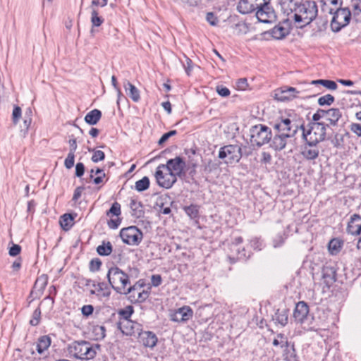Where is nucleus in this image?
<instances>
[{
  "label": "nucleus",
  "instance_id": "obj_23",
  "mask_svg": "<svg viewBox=\"0 0 361 361\" xmlns=\"http://www.w3.org/2000/svg\"><path fill=\"white\" fill-rule=\"evenodd\" d=\"M92 287L94 289L90 290V294L96 295L99 298H109L111 295L110 288L105 282H96Z\"/></svg>",
  "mask_w": 361,
  "mask_h": 361
},
{
  "label": "nucleus",
  "instance_id": "obj_59",
  "mask_svg": "<svg viewBox=\"0 0 361 361\" xmlns=\"http://www.w3.org/2000/svg\"><path fill=\"white\" fill-rule=\"evenodd\" d=\"M216 92L220 96L224 97H226L231 94L229 89L222 85L216 87Z\"/></svg>",
  "mask_w": 361,
  "mask_h": 361
},
{
  "label": "nucleus",
  "instance_id": "obj_9",
  "mask_svg": "<svg viewBox=\"0 0 361 361\" xmlns=\"http://www.w3.org/2000/svg\"><path fill=\"white\" fill-rule=\"evenodd\" d=\"M242 156V148L240 145H228L220 148L218 157L224 159L226 164H232L239 162Z\"/></svg>",
  "mask_w": 361,
  "mask_h": 361
},
{
  "label": "nucleus",
  "instance_id": "obj_22",
  "mask_svg": "<svg viewBox=\"0 0 361 361\" xmlns=\"http://www.w3.org/2000/svg\"><path fill=\"white\" fill-rule=\"evenodd\" d=\"M173 202L169 196H161L156 201V207L159 213L169 215L171 214V206Z\"/></svg>",
  "mask_w": 361,
  "mask_h": 361
},
{
  "label": "nucleus",
  "instance_id": "obj_34",
  "mask_svg": "<svg viewBox=\"0 0 361 361\" xmlns=\"http://www.w3.org/2000/svg\"><path fill=\"white\" fill-rule=\"evenodd\" d=\"M183 210L185 214L191 219H197L199 218V209L200 207L197 204H191L189 206L183 207Z\"/></svg>",
  "mask_w": 361,
  "mask_h": 361
},
{
  "label": "nucleus",
  "instance_id": "obj_3",
  "mask_svg": "<svg viewBox=\"0 0 361 361\" xmlns=\"http://www.w3.org/2000/svg\"><path fill=\"white\" fill-rule=\"evenodd\" d=\"M288 6V15L293 13L295 23L302 27L312 23L317 16L318 8L315 1H305L300 3H290Z\"/></svg>",
  "mask_w": 361,
  "mask_h": 361
},
{
  "label": "nucleus",
  "instance_id": "obj_12",
  "mask_svg": "<svg viewBox=\"0 0 361 361\" xmlns=\"http://www.w3.org/2000/svg\"><path fill=\"white\" fill-rule=\"evenodd\" d=\"M164 169L169 172L171 176H173L176 178L185 176V161L180 157L169 159L166 164H164Z\"/></svg>",
  "mask_w": 361,
  "mask_h": 361
},
{
  "label": "nucleus",
  "instance_id": "obj_49",
  "mask_svg": "<svg viewBox=\"0 0 361 361\" xmlns=\"http://www.w3.org/2000/svg\"><path fill=\"white\" fill-rule=\"evenodd\" d=\"M326 116V110L319 109L312 116V122H319L321 118Z\"/></svg>",
  "mask_w": 361,
  "mask_h": 361
},
{
  "label": "nucleus",
  "instance_id": "obj_6",
  "mask_svg": "<svg viewBox=\"0 0 361 361\" xmlns=\"http://www.w3.org/2000/svg\"><path fill=\"white\" fill-rule=\"evenodd\" d=\"M327 127L329 125L323 122H310L308 128H305L304 124H301L299 126V129L302 131V137L304 140L319 144L325 140Z\"/></svg>",
  "mask_w": 361,
  "mask_h": 361
},
{
  "label": "nucleus",
  "instance_id": "obj_60",
  "mask_svg": "<svg viewBox=\"0 0 361 361\" xmlns=\"http://www.w3.org/2000/svg\"><path fill=\"white\" fill-rule=\"evenodd\" d=\"M121 223V219L119 217H118L117 219H111L110 220H109L107 222V225L109 228L111 229H116L118 228Z\"/></svg>",
  "mask_w": 361,
  "mask_h": 361
},
{
  "label": "nucleus",
  "instance_id": "obj_54",
  "mask_svg": "<svg viewBox=\"0 0 361 361\" xmlns=\"http://www.w3.org/2000/svg\"><path fill=\"white\" fill-rule=\"evenodd\" d=\"M93 312L94 307L92 305H83L81 308L82 314L85 317H88L89 316L92 315Z\"/></svg>",
  "mask_w": 361,
  "mask_h": 361
},
{
  "label": "nucleus",
  "instance_id": "obj_38",
  "mask_svg": "<svg viewBox=\"0 0 361 361\" xmlns=\"http://www.w3.org/2000/svg\"><path fill=\"white\" fill-rule=\"evenodd\" d=\"M104 18L99 16L98 11L92 8L91 12V23L92 26L99 27L104 23Z\"/></svg>",
  "mask_w": 361,
  "mask_h": 361
},
{
  "label": "nucleus",
  "instance_id": "obj_45",
  "mask_svg": "<svg viewBox=\"0 0 361 361\" xmlns=\"http://www.w3.org/2000/svg\"><path fill=\"white\" fill-rule=\"evenodd\" d=\"M144 286V283L140 280L136 281L134 284H131V281L130 282V285L128 286L127 290V295H131L132 293H135V291L141 290V289Z\"/></svg>",
  "mask_w": 361,
  "mask_h": 361
},
{
  "label": "nucleus",
  "instance_id": "obj_8",
  "mask_svg": "<svg viewBox=\"0 0 361 361\" xmlns=\"http://www.w3.org/2000/svg\"><path fill=\"white\" fill-rule=\"evenodd\" d=\"M250 141L258 147L271 142V129L264 124L253 126L250 129Z\"/></svg>",
  "mask_w": 361,
  "mask_h": 361
},
{
  "label": "nucleus",
  "instance_id": "obj_7",
  "mask_svg": "<svg viewBox=\"0 0 361 361\" xmlns=\"http://www.w3.org/2000/svg\"><path fill=\"white\" fill-rule=\"evenodd\" d=\"M329 13L333 15L331 21V29L334 32H338L342 28L347 26L350 21L351 12L348 7H339L335 11L330 8Z\"/></svg>",
  "mask_w": 361,
  "mask_h": 361
},
{
  "label": "nucleus",
  "instance_id": "obj_13",
  "mask_svg": "<svg viewBox=\"0 0 361 361\" xmlns=\"http://www.w3.org/2000/svg\"><path fill=\"white\" fill-rule=\"evenodd\" d=\"M164 170H165L164 164H159L156 169L154 176L159 186L169 189L176 182L177 178L171 176L169 172L164 173Z\"/></svg>",
  "mask_w": 361,
  "mask_h": 361
},
{
  "label": "nucleus",
  "instance_id": "obj_14",
  "mask_svg": "<svg viewBox=\"0 0 361 361\" xmlns=\"http://www.w3.org/2000/svg\"><path fill=\"white\" fill-rule=\"evenodd\" d=\"M117 326L118 329L123 334L135 337H137L140 331L142 329V324L130 319L120 320Z\"/></svg>",
  "mask_w": 361,
  "mask_h": 361
},
{
  "label": "nucleus",
  "instance_id": "obj_18",
  "mask_svg": "<svg viewBox=\"0 0 361 361\" xmlns=\"http://www.w3.org/2000/svg\"><path fill=\"white\" fill-rule=\"evenodd\" d=\"M137 338L140 343L143 345L145 347L150 348H154L157 345L158 341L157 337L154 332L142 331V329L137 336Z\"/></svg>",
  "mask_w": 361,
  "mask_h": 361
},
{
  "label": "nucleus",
  "instance_id": "obj_43",
  "mask_svg": "<svg viewBox=\"0 0 361 361\" xmlns=\"http://www.w3.org/2000/svg\"><path fill=\"white\" fill-rule=\"evenodd\" d=\"M133 312H134L133 307L132 306L129 305V306H127L124 309L120 310L118 312V314L121 317V320H124V319H130V317L133 314Z\"/></svg>",
  "mask_w": 361,
  "mask_h": 361
},
{
  "label": "nucleus",
  "instance_id": "obj_15",
  "mask_svg": "<svg viewBox=\"0 0 361 361\" xmlns=\"http://www.w3.org/2000/svg\"><path fill=\"white\" fill-rule=\"evenodd\" d=\"M299 91L296 88L283 86L274 91V99L279 102H287L297 97Z\"/></svg>",
  "mask_w": 361,
  "mask_h": 361
},
{
  "label": "nucleus",
  "instance_id": "obj_21",
  "mask_svg": "<svg viewBox=\"0 0 361 361\" xmlns=\"http://www.w3.org/2000/svg\"><path fill=\"white\" fill-rule=\"evenodd\" d=\"M346 232L352 235L361 234V216L358 214H353L346 227Z\"/></svg>",
  "mask_w": 361,
  "mask_h": 361
},
{
  "label": "nucleus",
  "instance_id": "obj_52",
  "mask_svg": "<svg viewBox=\"0 0 361 361\" xmlns=\"http://www.w3.org/2000/svg\"><path fill=\"white\" fill-rule=\"evenodd\" d=\"M343 135L340 133H336L332 140V143L334 147H342L343 145Z\"/></svg>",
  "mask_w": 361,
  "mask_h": 361
},
{
  "label": "nucleus",
  "instance_id": "obj_29",
  "mask_svg": "<svg viewBox=\"0 0 361 361\" xmlns=\"http://www.w3.org/2000/svg\"><path fill=\"white\" fill-rule=\"evenodd\" d=\"M131 215L137 219L142 218L145 215L144 206L140 201L135 199H131L130 203Z\"/></svg>",
  "mask_w": 361,
  "mask_h": 361
},
{
  "label": "nucleus",
  "instance_id": "obj_24",
  "mask_svg": "<svg viewBox=\"0 0 361 361\" xmlns=\"http://www.w3.org/2000/svg\"><path fill=\"white\" fill-rule=\"evenodd\" d=\"M71 137L72 138H71L68 140V143L70 145L69 152L64 161V166L68 169H71L74 166L75 152L78 147L76 139L73 137V135H72Z\"/></svg>",
  "mask_w": 361,
  "mask_h": 361
},
{
  "label": "nucleus",
  "instance_id": "obj_30",
  "mask_svg": "<svg viewBox=\"0 0 361 361\" xmlns=\"http://www.w3.org/2000/svg\"><path fill=\"white\" fill-rule=\"evenodd\" d=\"M149 295V290H142L132 293L129 295L128 299L132 303H142L148 298Z\"/></svg>",
  "mask_w": 361,
  "mask_h": 361
},
{
  "label": "nucleus",
  "instance_id": "obj_58",
  "mask_svg": "<svg viewBox=\"0 0 361 361\" xmlns=\"http://www.w3.org/2000/svg\"><path fill=\"white\" fill-rule=\"evenodd\" d=\"M85 165L82 162H78L75 165V176L82 177L85 173Z\"/></svg>",
  "mask_w": 361,
  "mask_h": 361
},
{
  "label": "nucleus",
  "instance_id": "obj_50",
  "mask_svg": "<svg viewBox=\"0 0 361 361\" xmlns=\"http://www.w3.org/2000/svg\"><path fill=\"white\" fill-rule=\"evenodd\" d=\"M207 21L212 26L218 25L219 20L213 12H208L206 15Z\"/></svg>",
  "mask_w": 361,
  "mask_h": 361
},
{
  "label": "nucleus",
  "instance_id": "obj_51",
  "mask_svg": "<svg viewBox=\"0 0 361 361\" xmlns=\"http://www.w3.org/2000/svg\"><path fill=\"white\" fill-rule=\"evenodd\" d=\"M31 123H32V117L24 116L23 128L21 130V132L23 133L24 137L27 134L28 129L31 125Z\"/></svg>",
  "mask_w": 361,
  "mask_h": 361
},
{
  "label": "nucleus",
  "instance_id": "obj_44",
  "mask_svg": "<svg viewBox=\"0 0 361 361\" xmlns=\"http://www.w3.org/2000/svg\"><path fill=\"white\" fill-rule=\"evenodd\" d=\"M121 214V204L117 202H115L112 204L111 208L106 211V215L107 216H116L118 217V216H120Z\"/></svg>",
  "mask_w": 361,
  "mask_h": 361
},
{
  "label": "nucleus",
  "instance_id": "obj_4",
  "mask_svg": "<svg viewBox=\"0 0 361 361\" xmlns=\"http://www.w3.org/2000/svg\"><path fill=\"white\" fill-rule=\"evenodd\" d=\"M100 345L92 344L86 341H75L68 344L67 350L71 357L81 360H90L93 359Z\"/></svg>",
  "mask_w": 361,
  "mask_h": 361
},
{
  "label": "nucleus",
  "instance_id": "obj_28",
  "mask_svg": "<svg viewBox=\"0 0 361 361\" xmlns=\"http://www.w3.org/2000/svg\"><path fill=\"white\" fill-rule=\"evenodd\" d=\"M342 116V113L338 108H331L326 110V120L329 122L326 125L329 126H336L338 124V121Z\"/></svg>",
  "mask_w": 361,
  "mask_h": 361
},
{
  "label": "nucleus",
  "instance_id": "obj_40",
  "mask_svg": "<svg viewBox=\"0 0 361 361\" xmlns=\"http://www.w3.org/2000/svg\"><path fill=\"white\" fill-rule=\"evenodd\" d=\"M334 97L330 94H327L318 99V104L319 106H330L334 102Z\"/></svg>",
  "mask_w": 361,
  "mask_h": 361
},
{
  "label": "nucleus",
  "instance_id": "obj_20",
  "mask_svg": "<svg viewBox=\"0 0 361 361\" xmlns=\"http://www.w3.org/2000/svg\"><path fill=\"white\" fill-rule=\"evenodd\" d=\"M230 250L231 253L228 255V258L231 264H234L238 260H246L249 257L243 247L230 245Z\"/></svg>",
  "mask_w": 361,
  "mask_h": 361
},
{
  "label": "nucleus",
  "instance_id": "obj_39",
  "mask_svg": "<svg viewBox=\"0 0 361 361\" xmlns=\"http://www.w3.org/2000/svg\"><path fill=\"white\" fill-rule=\"evenodd\" d=\"M57 294V290L55 286L52 285L49 288V295L44 298V301H49V308L52 309L54 305V297Z\"/></svg>",
  "mask_w": 361,
  "mask_h": 361
},
{
  "label": "nucleus",
  "instance_id": "obj_25",
  "mask_svg": "<svg viewBox=\"0 0 361 361\" xmlns=\"http://www.w3.org/2000/svg\"><path fill=\"white\" fill-rule=\"evenodd\" d=\"M288 309H278L272 317V321L274 322L276 325L284 327L288 324Z\"/></svg>",
  "mask_w": 361,
  "mask_h": 361
},
{
  "label": "nucleus",
  "instance_id": "obj_5",
  "mask_svg": "<svg viewBox=\"0 0 361 361\" xmlns=\"http://www.w3.org/2000/svg\"><path fill=\"white\" fill-rule=\"evenodd\" d=\"M106 276L111 287L117 293L127 295L132 277L131 274L130 275L117 266H114L109 269Z\"/></svg>",
  "mask_w": 361,
  "mask_h": 361
},
{
  "label": "nucleus",
  "instance_id": "obj_16",
  "mask_svg": "<svg viewBox=\"0 0 361 361\" xmlns=\"http://www.w3.org/2000/svg\"><path fill=\"white\" fill-rule=\"evenodd\" d=\"M301 154L309 161L315 160L319 154V148L318 144L309 140H305V143L301 148Z\"/></svg>",
  "mask_w": 361,
  "mask_h": 361
},
{
  "label": "nucleus",
  "instance_id": "obj_42",
  "mask_svg": "<svg viewBox=\"0 0 361 361\" xmlns=\"http://www.w3.org/2000/svg\"><path fill=\"white\" fill-rule=\"evenodd\" d=\"M89 152H93V154L92 156L91 160L94 163H97L100 161H102L105 158V154L102 150H95L94 149L89 148Z\"/></svg>",
  "mask_w": 361,
  "mask_h": 361
},
{
  "label": "nucleus",
  "instance_id": "obj_11",
  "mask_svg": "<svg viewBox=\"0 0 361 361\" xmlns=\"http://www.w3.org/2000/svg\"><path fill=\"white\" fill-rule=\"evenodd\" d=\"M123 242L128 245H138L142 239V233L136 226L123 228L120 231Z\"/></svg>",
  "mask_w": 361,
  "mask_h": 361
},
{
  "label": "nucleus",
  "instance_id": "obj_56",
  "mask_svg": "<svg viewBox=\"0 0 361 361\" xmlns=\"http://www.w3.org/2000/svg\"><path fill=\"white\" fill-rule=\"evenodd\" d=\"M21 247L18 244H12V246L9 248L8 254L11 257H16L21 252Z\"/></svg>",
  "mask_w": 361,
  "mask_h": 361
},
{
  "label": "nucleus",
  "instance_id": "obj_47",
  "mask_svg": "<svg viewBox=\"0 0 361 361\" xmlns=\"http://www.w3.org/2000/svg\"><path fill=\"white\" fill-rule=\"evenodd\" d=\"M102 266V261L99 258H93L90 262L89 269L91 272L98 271Z\"/></svg>",
  "mask_w": 361,
  "mask_h": 361
},
{
  "label": "nucleus",
  "instance_id": "obj_61",
  "mask_svg": "<svg viewBox=\"0 0 361 361\" xmlns=\"http://www.w3.org/2000/svg\"><path fill=\"white\" fill-rule=\"evenodd\" d=\"M350 129L357 137H361V124L352 123L350 126Z\"/></svg>",
  "mask_w": 361,
  "mask_h": 361
},
{
  "label": "nucleus",
  "instance_id": "obj_31",
  "mask_svg": "<svg viewBox=\"0 0 361 361\" xmlns=\"http://www.w3.org/2000/svg\"><path fill=\"white\" fill-rule=\"evenodd\" d=\"M51 338L49 336H40L36 343V350L39 354H42L51 345Z\"/></svg>",
  "mask_w": 361,
  "mask_h": 361
},
{
  "label": "nucleus",
  "instance_id": "obj_1",
  "mask_svg": "<svg viewBox=\"0 0 361 361\" xmlns=\"http://www.w3.org/2000/svg\"><path fill=\"white\" fill-rule=\"evenodd\" d=\"M237 10L242 14L255 11L257 18L263 23H271L276 19V14L271 4V0H240Z\"/></svg>",
  "mask_w": 361,
  "mask_h": 361
},
{
  "label": "nucleus",
  "instance_id": "obj_10",
  "mask_svg": "<svg viewBox=\"0 0 361 361\" xmlns=\"http://www.w3.org/2000/svg\"><path fill=\"white\" fill-rule=\"evenodd\" d=\"M310 308L307 302L305 301L298 302L293 311V318L295 322L298 324H310L312 323L314 317L310 314Z\"/></svg>",
  "mask_w": 361,
  "mask_h": 361
},
{
  "label": "nucleus",
  "instance_id": "obj_62",
  "mask_svg": "<svg viewBox=\"0 0 361 361\" xmlns=\"http://www.w3.org/2000/svg\"><path fill=\"white\" fill-rule=\"evenodd\" d=\"M162 283V278L159 274H154L151 276V283L154 287H158Z\"/></svg>",
  "mask_w": 361,
  "mask_h": 361
},
{
  "label": "nucleus",
  "instance_id": "obj_35",
  "mask_svg": "<svg viewBox=\"0 0 361 361\" xmlns=\"http://www.w3.org/2000/svg\"><path fill=\"white\" fill-rule=\"evenodd\" d=\"M112 250L113 246L109 241H103L102 245L97 247V252L101 256H109L112 252Z\"/></svg>",
  "mask_w": 361,
  "mask_h": 361
},
{
  "label": "nucleus",
  "instance_id": "obj_26",
  "mask_svg": "<svg viewBox=\"0 0 361 361\" xmlns=\"http://www.w3.org/2000/svg\"><path fill=\"white\" fill-rule=\"evenodd\" d=\"M322 278L326 286L333 285L336 281V268L331 265L324 266L322 269Z\"/></svg>",
  "mask_w": 361,
  "mask_h": 361
},
{
  "label": "nucleus",
  "instance_id": "obj_64",
  "mask_svg": "<svg viewBox=\"0 0 361 361\" xmlns=\"http://www.w3.org/2000/svg\"><path fill=\"white\" fill-rule=\"evenodd\" d=\"M84 189H85V188L83 186L77 187L74 190L72 200L74 202L78 201V200L81 197V194H82V191L84 190Z\"/></svg>",
  "mask_w": 361,
  "mask_h": 361
},
{
  "label": "nucleus",
  "instance_id": "obj_2",
  "mask_svg": "<svg viewBox=\"0 0 361 361\" xmlns=\"http://www.w3.org/2000/svg\"><path fill=\"white\" fill-rule=\"evenodd\" d=\"M272 126L276 133L269 143L270 147L275 151L283 150L287 145V139L294 137L299 130V126L289 118L276 121Z\"/></svg>",
  "mask_w": 361,
  "mask_h": 361
},
{
  "label": "nucleus",
  "instance_id": "obj_33",
  "mask_svg": "<svg viewBox=\"0 0 361 361\" xmlns=\"http://www.w3.org/2000/svg\"><path fill=\"white\" fill-rule=\"evenodd\" d=\"M102 117L100 110L94 109L88 112L85 116V121L90 125H96Z\"/></svg>",
  "mask_w": 361,
  "mask_h": 361
},
{
  "label": "nucleus",
  "instance_id": "obj_32",
  "mask_svg": "<svg viewBox=\"0 0 361 361\" xmlns=\"http://www.w3.org/2000/svg\"><path fill=\"white\" fill-rule=\"evenodd\" d=\"M75 216L76 214H64L61 216L59 223L64 231H69L72 228L74 224V219Z\"/></svg>",
  "mask_w": 361,
  "mask_h": 361
},
{
  "label": "nucleus",
  "instance_id": "obj_41",
  "mask_svg": "<svg viewBox=\"0 0 361 361\" xmlns=\"http://www.w3.org/2000/svg\"><path fill=\"white\" fill-rule=\"evenodd\" d=\"M40 320H41V310H40V307H38L34 310L32 315V318L30 320L29 323L31 326H36L39 324Z\"/></svg>",
  "mask_w": 361,
  "mask_h": 361
},
{
  "label": "nucleus",
  "instance_id": "obj_17",
  "mask_svg": "<svg viewBox=\"0 0 361 361\" xmlns=\"http://www.w3.org/2000/svg\"><path fill=\"white\" fill-rule=\"evenodd\" d=\"M192 309L190 306L184 305L171 314V320L176 322H185L192 319Z\"/></svg>",
  "mask_w": 361,
  "mask_h": 361
},
{
  "label": "nucleus",
  "instance_id": "obj_48",
  "mask_svg": "<svg viewBox=\"0 0 361 361\" xmlns=\"http://www.w3.org/2000/svg\"><path fill=\"white\" fill-rule=\"evenodd\" d=\"M341 247V243L336 240H331L329 243V249L332 254L337 253Z\"/></svg>",
  "mask_w": 361,
  "mask_h": 361
},
{
  "label": "nucleus",
  "instance_id": "obj_46",
  "mask_svg": "<svg viewBox=\"0 0 361 361\" xmlns=\"http://www.w3.org/2000/svg\"><path fill=\"white\" fill-rule=\"evenodd\" d=\"M22 117V109L18 106H14L13 110L12 112V122L14 125L18 123L20 119Z\"/></svg>",
  "mask_w": 361,
  "mask_h": 361
},
{
  "label": "nucleus",
  "instance_id": "obj_55",
  "mask_svg": "<svg viewBox=\"0 0 361 361\" xmlns=\"http://www.w3.org/2000/svg\"><path fill=\"white\" fill-rule=\"evenodd\" d=\"M176 134H177V131L176 130H170L169 132H167V133L163 134L158 142L159 145H161L164 144L169 139V137H171V136H173Z\"/></svg>",
  "mask_w": 361,
  "mask_h": 361
},
{
  "label": "nucleus",
  "instance_id": "obj_27",
  "mask_svg": "<svg viewBox=\"0 0 361 361\" xmlns=\"http://www.w3.org/2000/svg\"><path fill=\"white\" fill-rule=\"evenodd\" d=\"M123 87L128 96L135 102H137L140 99L139 90L130 82L126 80L123 82Z\"/></svg>",
  "mask_w": 361,
  "mask_h": 361
},
{
  "label": "nucleus",
  "instance_id": "obj_36",
  "mask_svg": "<svg viewBox=\"0 0 361 361\" xmlns=\"http://www.w3.org/2000/svg\"><path fill=\"white\" fill-rule=\"evenodd\" d=\"M48 283V276L42 274L37 277L34 284V288L37 289L40 292H43Z\"/></svg>",
  "mask_w": 361,
  "mask_h": 361
},
{
  "label": "nucleus",
  "instance_id": "obj_37",
  "mask_svg": "<svg viewBox=\"0 0 361 361\" xmlns=\"http://www.w3.org/2000/svg\"><path fill=\"white\" fill-rule=\"evenodd\" d=\"M149 178L147 176H144L135 182V189L138 192H143L149 188Z\"/></svg>",
  "mask_w": 361,
  "mask_h": 361
},
{
  "label": "nucleus",
  "instance_id": "obj_19",
  "mask_svg": "<svg viewBox=\"0 0 361 361\" xmlns=\"http://www.w3.org/2000/svg\"><path fill=\"white\" fill-rule=\"evenodd\" d=\"M288 20L283 23H279L271 29L268 33L275 39H282L290 33V27L288 26Z\"/></svg>",
  "mask_w": 361,
  "mask_h": 361
},
{
  "label": "nucleus",
  "instance_id": "obj_53",
  "mask_svg": "<svg viewBox=\"0 0 361 361\" xmlns=\"http://www.w3.org/2000/svg\"><path fill=\"white\" fill-rule=\"evenodd\" d=\"M185 58V62L183 63V66L184 67V69L185 71V73L188 75H190V73L192 71V61L190 59H189L185 55L184 56Z\"/></svg>",
  "mask_w": 361,
  "mask_h": 361
},
{
  "label": "nucleus",
  "instance_id": "obj_63",
  "mask_svg": "<svg viewBox=\"0 0 361 361\" xmlns=\"http://www.w3.org/2000/svg\"><path fill=\"white\" fill-rule=\"evenodd\" d=\"M286 237H284V235L281 233L277 235L274 240V246L275 247L281 246L284 243Z\"/></svg>",
  "mask_w": 361,
  "mask_h": 361
},
{
  "label": "nucleus",
  "instance_id": "obj_57",
  "mask_svg": "<svg viewBox=\"0 0 361 361\" xmlns=\"http://www.w3.org/2000/svg\"><path fill=\"white\" fill-rule=\"evenodd\" d=\"M322 85L330 90H335L337 89L338 85L336 82L331 80H322Z\"/></svg>",
  "mask_w": 361,
  "mask_h": 361
}]
</instances>
